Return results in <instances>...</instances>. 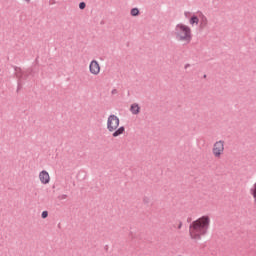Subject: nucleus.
<instances>
[{
    "instance_id": "obj_2",
    "label": "nucleus",
    "mask_w": 256,
    "mask_h": 256,
    "mask_svg": "<svg viewBox=\"0 0 256 256\" xmlns=\"http://www.w3.org/2000/svg\"><path fill=\"white\" fill-rule=\"evenodd\" d=\"M174 36L177 41L189 44L191 43V39H193V31L187 24L178 23L174 29Z\"/></svg>"
},
{
    "instance_id": "obj_6",
    "label": "nucleus",
    "mask_w": 256,
    "mask_h": 256,
    "mask_svg": "<svg viewBox=\"0 0 256 256\" xmlns=\"http://www.w3.org/2000/svg\"><path fill=\"white\" fill-rule=\"evenodd\" d=\"M89 72L94 77H97L101 73V64H99V61L92 60L89 64Z\"/></svg>"
},
{
    "instance_id": "obj_9",
    "label": "nucleus",
    "mask_w": 256,
    "mask_h": 256,
    "mask_svg": "<svg viewBox=\"0 0 256 256\" xmlns=\"http://www.w3.org/2000/svg\"><path fill=\"white\" fill-rule=\"evenodd\" d=\"M130 15H132V17H137L139 15V10L137 8H133L130 11Z\"/></svg>"
},
{
    "instance_id": "obj_3",
    "label": "nucleus",
    "mask_w": 256,
    "mask_h": 256,
    "mask_svg": "<svg viewBox=\"0 0 256 256\" xmlns=\"http://www.w3.org/2000/svg\"><path fill=\"white\" fill-rule=\"evenodd\" d=\"M121 120L114 114L110 115L107 119V129L109 133H112V137H119L125 133V127H119Z\"/></svg>"
},
{
    "instance_id": "obj_7",
    "label": "nucleus",
    "mask_w": 256,
    "mask_h": 256,
    "mask_svg": "<svg viewBox=\"0 0 256 256\" xmlns=\"http://www.w3.org/2000/svg\"><path fill=\"white\" fill-rule=\"evenodd\" d=\"M38 179L42 185H49L51 183V175H49L47 170H42L38 175Z\"/></svg>"
},
{
    "instance_id": "obj_8",
    "label": "nucleus",
    "mask_w": 256,
    "mask_h": 256,
    "mask_svg": "<svg viewBox=\"0 0 256 256\" xmlns=\"http://www.w3.org/2000/svg\"><path fill=\"white\" fill-rule=\"evenodd\" d=\"M130 111L133 115H139V113L141 111V107H139V104L134 103L131 105Z\"/></svg>"
},
{
    "instance_id": "obj_12",
    "label": "nucleus",
    "mask_w": 256,
    "mask_h": 256,
    "mask_svg": "<svg viewBox=\"0 0 256 256\" xmlns=\"http://www.w3.org/2000/svg\"><path fill=\"white\" fill-rule=\"evenodd\" d=\"M182 225H183V224H181V223L179 224V226H178V227H179V229H181Z\"/></svg>"
},
{
    "instance_id": "obj_13",
    "label": "nucleus",
    "mask_w": 256,
    "mask_h": 256,
    "mask_svg": "<svg viewBox=\"0 0 256 256\" xmlns=\"http://www.w3.org/2000/svg\"><path fill=\"white\" fill-rule=\"evenodd\" d=\"M27 3H29V1H31V0H25Z\"/></svg>"
},
{
    "instance_id": "obj_4",
    "label": "nucleus",
    "mask_w": 256,
    "mask_h": 256,
    "mask_svg": "<svg viewBox=\"0 0 256 256\" xmlns=\"http://www.w3.org/2000/svg\"><path fill=\"white\" fill-rule=\"evenodd\" d=\"M184 15L185 17H189L191 27H197L199 25V29H205L209 25V20L203 13L191 14L190 12H185Z\"/></svg>"
},
{
    "instance_id": "obj_11",
    "label": "nucleus",
    "mask_w": 256,
    "mask_h": 256,
    "mask_svg": "<svg viewBox=\"0 0 256 256\" xmlns=\"http://www.w3.org/2000/svg\"><path fill=\"white\" fill-rule=\"evenodd\" d=\"M85 7H87V5L85 4V2H81L79 4V9H85Z\"/></svg>"
},
{
    "instance_id": "obj_10",
    "label": "nucleus",
    "mask_w": 256,
    "mask_h": 256,
    "mask_svg": "<svg viewBox=\"0 0 256 256\" xmlns=\"http://www.w3.org/2000/svg\"><path fill=\"white\" fill-rule=\"evenodd\" d=\"M47 217H49V212L43 211L42 212V219H47Z\"/></svg>"
},
{
    "instance_id": "obj_1",
    "label": "nucleus",
    "mask_w": 256,
    "mask_h": 256,
    "mask_svg": "<svg viewBox=\"0 0 256 256\" xmlns=\"http://www.w3.org/2000/svg\"><path fill=\"white\" fill-rule=\"evenodd\" d=\"M211 225V218L207 215L193 221L189 226V235L192 241H201V238L207 235L209 226Z\"/></svg>"
},
{
    "instance_id": "obj_5",
    "label": "nucleus",
    "mask_w": 256,
    "mask_h": 256,
    "mask_svg": "<svg viewBox=\"0 0 256 256\" xmlns=\"http://www.w3.org/2000/svg\"><path fill=\"white\" fill-rule=\"evenodd\" d=\"M225 153V141L218 140L212 146V155L215 159H221Z\"/></svg>"
}]
</instances>
